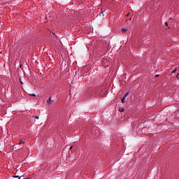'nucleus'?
Wrapping results in <instances>:
<instances>
[{
    "mask_svg": "<svg viewBox=\"0 0 179 179\" xmlns=\"http://www.w3.org/2000/svg\"><path fill=\"white\" fill-rule=\"evenodd\" d=\"M101 92H103V89L101 88V87H97L94 90V93H95L96 96H100Z\"/></svg>",
    "mask_w": 179,
    "mask_h": 179,
    "instance_id": "1",
    "label": "nucleus"
},
{
    "mask_svg": "<svg viewBox=\"0 0 179 179\" xmlns=\"http://www.w3.org/2000/svg\"><path fill=\"white\" fill-rule=\"evenodd\" d=\"M48 104H52V100H51V96L49 97V99L47 101Z\"/></svg>",
    "mask_w": 179,
    "mask_h": 179,
    "instance_id": "2",
    "label": "nucleus"
},
{
    "mask_svg": "<svg viewBox=\"0 0 179 179\" xmlns=\"http://www.w3.org/2000/svg\"><path fill=\"white\" fill-rule=\"evenodd\" d=\"M124 110H125V109H124V108H119V111H120V113H124Z\"/></svg>",
    "mask_w": 179,
    "mask_h": 179,
    "instance_id": "3",
    "label": "nucleus"
},
{
    "mask_svg": "<svg viewBox=\"0 0 179 179\" xmlns=\"http://www.w3.org/2000/svg\"><path fill=\"white\" fill-rule=\"evenodd\" d=\"M128 93L129 92H127L126 94H124V95L122 96L123 99H127V97H128Z\"/></svg>",
    "mask_w": 179,
    "mask_h": 179,
    "instance_id": "4",
    "label": "nucleus"
},
{
    "mask_svg": "<svg viewBox=\"0 0 179 179\" xmlns=\"http://www.w3.org/2000/svg\"><path fill=\"white\" fill-rule=\"evenodd\" d=\"M121 101H122V103H125V98H122L121 99Z\"/></svg>",
    "mask_w": 179,
    "mask_h": 179,
    "instance_id": "5",
    "label": "nucleus"
},
{
    "mask_svg": "<svg viewBox=\"0 0 179 179\" xmlns=\"http://www.w3.org/2000/svg\"><path fill=\"white\" fill-rule=\"evenodd\" d=\"M122 31L123 32V33H125V31H127V29H122Z\"/></svg>",
    "mask_w": 179,
    "mask_h": 179,
    "instance_id": "6",
    "label": "nucleus"
},
{
    "mask_svg": "<svg viewBox=\"0 0 179 179\" xmlns=\"http://www.w3.org/2000/svg\"><path fill=\"white\" fill-rule=\"evenodd\" d=\"M176 71H177V69H175L173 71H171V73H176Z\"/></svg>",
    "mask_w": 179,
    "mask_h": 179,
    "instance_id": "7",
    "label": "nucleus"
},
{
    "mask_svg": "<svg viewBox=\"0 0 179 179\" xmlns=\"http://www.w3.org/2000/svg\"><path fill=\"white\" fill-rule=\"evenodd\" d=\"M29 96H33L34 97H36V95L34 94H30Z\"/></svg>",
    "mask_w": 179,
    "mask_h": 179,
    "instance_id": "8",
    "label": "nucleus"
},
{
    "mask_svg": "<svg viewBox=\"0 0 179 179\" xmlns=\"http://www.w3.org/2000/svg\"><path fill=\"white\" fill-rule=\"evenodd\" d=\"M21 143H24V141H21L19 143V145H20Z\"/></svg>",
    "mask_w": 179,
    "mask_h": 179,
    "instance_id": "9",
    "label": "nucleus"
},
{
    "mask_svg": "<svg viewBox=\"0 0 179 179\" xmlns=\"http://www.w3.org/2000/svg\"><path fill=\"white\" fill-rule=\"evenodd\" d=\"M176 78H177L178 79H179V73H177V74H176Z\"/></svg>",
    "mask_w": 179,
    "mask_h": 179,
    "instance_id": "10",
    "label": "nucleus"
},
{
    "mask_svg": "<svg viewBox=\"0 0 179 179\" xmlns=\"http://www.w3.org/2000/svg\"><path fill=\"white\" fill-rule=\"evenodd\" d=\"M23 178H24L23 176H20L18 178V179H23Z\"/></svg>",
    "mask_w": 179,
    "mask_h": 179,
    "instance_id": "11",
    "label": "nucleus"
},
{
    "mask_svg": "<svg viewBox=\"0 0 179 179\" xmlns=\"http://www.w3.org/2000/svg\"><path fill=\"white\" fill-rule=\"evenodd\" d=\"M15 178H19V176H14Z\"/></svg>",
    "mask_w": 179,
    "mask_h": 179,
    "instance_id": "12",
    "label": "nucleus"
},
{
    "mask_svg": "<svg viewBox=\"0 0 179 179\" xmlns=\"http://www.w3.org/2000/svg\"><path fill=\"white\" fill-rule=\"evenodd\" d=\"M165 25L166 26H169V23L168 22H165Z\"/></svg>",
    "mask_w": 179,
    "mask_h": 179,
    "instance_id": "13",
    "label": "nucleus"
},
{
    "mask_svg": "<svg viewBox=\"0 0 179 179\" xmlns=\"http://www.w3.org/2000/svg\"><path fill=\"white\" fill-rule=\"evenodd\" d=\"M35 118H36V120H38V116H35Z\"/></svg>",
    "mask_w": 179,
    "mask_h": 179,
    "instance_id": "14",
    "label": "nucleus"
},
{
    "mask_svg": "<svg viewBox=\"0 0 179 179\" xmlns=\"http://www.w3.org/2000/svg\"><path fill=\"white\" fill-rule=\"evenodd\" d=\"M104 12H106V11H103V12L101 13V15H104Z\"/></svg>",
    "mask_w": 179,
    "mask_h": 179,
    "instance_id": "15",
    "label": "nucleus"
},
{
    "mask_svg": "<svg viewBox=\"0 0 179 179\" xmlns=\"http://www.w3.org/2000/svg\"><path fill=\"white\" fill-rule=\"evenodd\" d=\"M22 179H30V178H22Z\"/></svg>",
    "mask_w": 179,
    "mask_h": 179,
    "instance_id": "16",
    "label": "nucleus"
},
{
    "mask_svg": "<svg viewBox=\"0 0 179 179\" xmlns=\"http://www.w3.org/2000/svg\"><path fill=\"white\" fill-rule=\"evenodd\" d=\"M20 83H21V85H23V83L22 81H20Z\"/></svg>",
    "mask_w": 179,
    "mask_h": 179,
    "instance_id": "17",
    "label": "nucleus"
},
{
    "mask_svg": "<svg viewBox=\"0 0 179 179\" xmlns=\"http://www.w3.org/2000/svg\"><path fill=\"white\" fill-rule=\"evenodd\" d=\"M171 20H173V18H170Z\"/></svg>",
    "mask_w": 179,
    "mask_h": 179,
    "instance_id": "18",
    "label": "nucleus"
},
{
    "mask_svg": "<svg viewBox=\"0 0 179 179\" xmlns=\"http://www.w3.org/2000/svg\"><path fill=\"white\" fill-rule=\"evenodd\" d=\"M72 149V147H70V150H71Z\"/></svg>",
    "mask_w": 179,
    "mask_h": 179,
    "instance_id": "19",
    "label": "nucleus"
},
{
    "mask_svg": "<svg viewBox=\"0 0 179 179\" xmlns=\"http://www.w3.org/2000/svg\"><path fill=\"white\" fill-rule=\"evenodd\" d=\"M156 76H159V75H156Z\"/></svg>",
    "mask_w": 179,
    "mask_h": 179,
    "instance_id": "20",
    "label": "nucleus"
}]
</instances>
